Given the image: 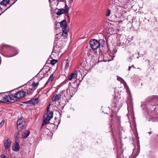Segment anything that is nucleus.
Wrapping results in <instances>:
<instances>
[{"label":"nucleus","mask_w":158,"mask_h":158,"mask_svg":"<svg viewBox=\"0 0 158 158\" xmlns=\"http://www.w3.org/2000/svg\"><path fill=\"white\" fill-rule=\"evenodd\" d=\"M49 2H50V3L51 2V1H50V0H49Z\"/></svg>","instance_id":"nucleus-39"},{"label":"nucleus","mask_w":158,"mask_h":158,"mask_svg":"<svg viewBox=\"0 0 158 158\" xmlns=\"http://www.w3.org/2000/svg\"><path fill=\"white\" fill-rule=\"evenodd\" d=\"M10 2V0H3L0 2V4L3 6H6Z\"/></svg>","instance_id":"nucleus-17"},{"label":"nucleus","mask_w":158,"mask_h":158,"mask_svg":"<svg viewBox=\"0 0 158 158\" xmlns=\"http://www.w3.org/2000/svg\"><path fill=\"white\" fill-rule=\"evenodd\" d=\"M49 105L47 108L46 113L44 115L43 119V122L42 123L41 127L44 125L49 123V121L52 118L53 113L52 111H50L48 109Z\"/></svg>","instance_id":"nucleus-3"},{"label":"nucleus","mask_w":158,"mask_h":158,"mask_svg":"<svg viewBox=\"0 0 158 158\" xmlns=\"http://www.w3.org/2000/svg\"><path fill=\"white\" fill-rule=\"evenodd\" d=\"M60 27L62 29H64V30H65V29L66 28V27L67 26V23L66 21L65 20H63L62 21L60 22Z\"/></svg>","instance_id":"nucleus-10"},{"label":"nucleus","mask_w":158,"mask_h":158,"mask_svg":"<svg viewBox=\"0 0 158 158\" xmlns=\"http://www.w3.org/2000/svg\"><path fill=\"white\" fill-rule=\"evenodd\" d=\"M91 48L93 50L97 49L100 46V42L95 39H92L89 42Z\"/></svg>","instance_id":"nucleus-5"},{"label":"nucleus","mask_w":158,"mask_h":158,"mask_svg":"<svg viewBox=\"0 0 158 158\" xmlns=\"http://www.w3.org/2000/svg\"><path fill=\"white\" fill-rule=\"evenodd\" d=\"M110 10L109 9H107L106 12V16L107 17L109 16L110 15Z\"/></svg>","instance_id":"nucleus-22"},{"label":"nucleus","mask_w":158,"mask_h":158,"mask_svg":"<svg viewBox=\"0 0 158 158\" xmlns=\"http://www.w3.org/2000/svg\"><path fill=\"white\" fill-rule=\"evenodd\" d=\"M54 2L56 6H57L58 4V0H53L51 2Z\"/></svg>","instance_id":"nucleus-26"},{"label":"nucleus","mask_w":158,"mask_h":158,"mask_svg":"<svg viewBox=\"0 0 158 158\" xmlns=\"http://www.w3.org/2000/svg\"><path fill=\"white\" fill-rule=\"evenodd\" d=\"M19 134L18 132L16 133L15 134V139L16 140H17L19 138Z\"/></svg>","instance_id":"nucleus-25"},{"label":"nucleus","mask_w":158,"mask_h":158,"mask_svg":"<svg viewBox=\"0 0 158 158\" xmlns=\"http://www.w3.org/2000/svg\"><path fill=\"white\" fill-rule=\"evenodd\" d=\"M14 102L13 95L10 94L6 95L4 93L2 94V102L4 103L13 102Z\"/></svg>","instance_id":"nucleus-4"},{"label":"nucleus","mask_w":158,"mask_h":158,"mask_svg":"<svg viewBox=\"0 0 158 158\" xmlns=\"http://www.w3.org/2000/svg\"><path fill=\"white\" fill-rule=\"evenodd\" d=\"M153 99H158V98L156 96H153Z\"/></svg>","instance_id":"nucleus-31"},{"label":"nucleus","mask_w":158,"mask_h":158,"mask_svg":"<svg viewBox=\"0 0 158 158\" xmlns=\"http://www.w3.org/2000/svg\"><path fill=\"white\" fill-rule=\"evenodd\" d=\"M60 2H63L64 0H59Z\"/></svg>","instance_id":"nucleus-36"},{"label":"nucleus","mask_w":158,"mask_h":158,"mask_svg":"<svg viewBox=\"0 0 158 158\" xmlns=\"http://www.w3.org/2000/svg\"><path fill=\"white\" fill-rule=\"evenodd\" d=\"M2 93H0V102H2Z\"/></svg>","instance_id":"nucleus-27"},{"label":"nucleus","mask_w":158,"mask_h":158,"mask_svg":"<svg viewBox=\"0 0 158 158\" xmlns=\"http://www.w3.org/2000/svg\"><path fill=\"white\" fill-rule=\"evenodd\" d=\"M11 143L10 140L7 139L4 143V147L6 149H8L10 148Z\"/></svg>","instance_id":"nucleus-13"},{"label":"nucleus","mask_w":158,"mask_h":158,"mask_svg":"<svg viewBox=\"0 0 158 158\" xmlns=\"http://www.w3.org/2000/svg\"><path fill=\"white\" fill-rule=\"evenodd\" d=\"M61 48L60 47L57 45L54 47L53 50L55 51V52L58 53L61 52Z\"/></svg>","instance_id":"nucleus-16"},{"label":"nucleus","mask_w":158,"mask_h":158,"mask_svg":"<svg viewBox=\"0 0 158 158\" xmlns=\"http://www.w3.org/2000/svg\"><path fill=\"white\" fill-rule=\"evenodd\" d=\"M0 158H7L6 156L2 155L0 156Z\"/></svg>","instance_id":"nucleus-28"},{"label":"nucleus","mask_w":158,"mask_h":158,"mask_svg":"<svg viewBox=\"0 0 158 158\" xmlns=\"http://www.w3.org/2000/svg\"><path fill=\"white\" fill-rule=\"evenodd\" d=\"M77 71H75L73 73H71V74L69 76L68 79L69 80H71L72 79L77 78Z\"/></svg>","instance_id":"nucleus-8"},{"label":"nucleus","mask_w":158,"mask_h":158,"mask_svg":"<svg viewBox=\"0 0 158 158\" xmlns=\"http://www.w3.org/2000/svg\"><path fill=\"white\" fill-rule=\"evenodd\" d=\"M131 66H132L133 67H134V65H133Z\"/></svg>","instance_id":"nucleus-40"},{"label":"nucleus","mask_w":158,"mask_h":158,"mask_svg":"<svg viewBox=\"0 0 158 158\" xmlns=\"http://www.w3.org/2000/svg\"><path fill=\"white\" fill-rule=\"evenodd\" d=\"M78 87V84L77 81H75L72 85H70L69 88L66 91H64V96L66 98L72 97L75 93L77 91V88Z\"/></svg>","instance_id":"nucleus-1"},{"label":"nucleus","mask_w":158,"mask_h":158,"mask_svg":"<svg viewBox=\"0 0 158 158\" xmlns=\"http://www.w3.org/2000/svg\"><path fill=\"white\" fill-rule=\"evenodd\" d=\"M69 66V62L68 61V60H66V64L65 65L64 68L66 70L68 69V67Z\"/></svg>","instance_id":"nucleus-24"},{"label":"nucleus","mask_w":158,"mask_h":158,"mask_svg":"<svg viewBox=\"0 0 158 158\" xmlns=\"http://www.w3.org/2000/svg\"><path fill=\"white\" fill-rule=\"evenodd\" d=\"M68 10L67 9H59L56 12L57 15H60L63 13H68Z\"/></svg>","instance_id":"nucleus-9"},{"label":"nucleus","mask_w":158,"mask_h":158,"mask_svg":"<svg viewBox=\"0 0 158 158\" xmlns=\"http://www.w3.org/2000/svg\"><path fill=\"white\" fill-rule=\"evenodd\" d=\"M112 116H113V115H110V116H111V117H112Z\"/></svg>","instance_id":"nucleus-38"},{"label":"nucleus","mask_w":158,"mask_h":158,"mask_svg":"<svg viewBox=\"0 0 158 158\" xmlns=\"http://www.w3.org/2000/svg\"><path fill=\"white\" fill-rule=\"evenodd\" d=\"M38 82L33 83L32 84L31 87L33 88H35L38 86Z\"/></svg>","instance_id":"nucleus-23"},{"label":"nucleus","mask_w":158,"mask_h":158,"mask_svg":"<svg viewBox=\"0 0 158 158\" xmlns=\"http://www.w3.org/2000/svg\"><path fill=\"white\" fill-rule=\"evenodd\" d=\"M131 66H129L128 68V70H130Z\"/></svg>","instance_id":"nucleus-34"},{"label":"nucleus","mask_w":158,"mask_h":158,"mask_svg":"<svg viewBox=\"0 0 158 158\" xmlns=\"http://www.w3.org/2000/svg\"><path fill=\"white\" fill-rule=\"evenodd\" d=\"M61 95L60 94H56L54 95L52 98V100L53 101L56 102L59 100L61 98Z\"/></svg>","instance_id":"nucleus-14"},{"label":"nucleus","mask_w":158,"mask_h":158,"mask_svg":"<svg viewBox=\"0 0 158 158\" xmlns=\"http://www.w3.org/2000/svg\"><path fill=\"white\" fill-rule=\"evenodd\" d=\"M30 85H26L25 89L23 90L19 91L16 92L14 95H13V97L14 99V102L17 101L18 99L22 98L24 97L27 94H29L32 93V90L30 89Z\"/></svg>","instance_id":"nucleus-2"},{"label":"nucleus","mask_w":158,"mask_h":158,"mask_svg":"<svg viewBox=\"0 0 158 158\" xmlns=\"http://www.w3.org/2000/svg\"><path fill=\"white\" fill-rule=\"evenodd\" d=\"M54 78V77L53 76V74H52L49 78L48 80V81L46 82V83H45V85L46 86L47 84H48L49 82L50 83L52 81L53 79Z\"/></svg>","instance_id":"nucleus-18"},{"label":"nucleus","mask_w":158,"mask_h":158,"mask_svg":"<svg viewBox=\"0 0 158 158\" xmlns=\"http://www.w3.org/2000/svg\"><path fill=\"white\" fill-rule=\"evenodd\" d=\"M12 147L13 151L17 152L19 149L20 146L17 143H16L15 144L12 145Z\"/></svg>","instance_id":"nucleus-12"},{"label":"nucleus","mask_w":158,"mask_h":158,"mask_svg":"<svg viewBox=\"0 0 158 158\" xmlns=\"http://www.w3.org/2000/svg\"><path fill=\"white\" fill-rule=\"evenodd\" d=\"M73 1V0H69V2L71 3Z\"/></svg>","instance_id":"nucleus-33"},{"label":"nucleus","mask_w":158,"mask_h":158,"mask_svg":"<svg viewBox=\"0 0 158 158\" xmlns=\"http://www.w3.org/2000/svg\"><path fill=\"white\" fill-rule=\"evenodd\" d=\"M17 128L19 131H21L22 128L25 124L24 119L23 118H20L17 122Z\"/></svg>","instance_id":"nucleus-6"},{"label":"nucleus","mask_w":158,"mask_h":158,"mask_svg":"<svg viewBox=\"0 0 158 158\" xmlns=\"http://www.w3.org/2000/svg\"><path fill=\"white\" fill-rule=\"evenodd\" d=\"M64 9H68V12L69 11V7H68V6L66 5V4H65V8Z\"/></svg>","instance_id":"nucleus-29"},{"label":"nucleus","mask_w":158,"mask_h":158,"mask_svg":"<svg viewBox=\"0 0 158 158\" xmlns=\"http://www.w3.org/2000/svg\"><path fill=\"white\" fill-rule=\"evenodd\" d=\"M57 62V60L52 59L50 60V64L52 65H54Z\"/></svg>","instance_id":"nucleus-21"},{"label":"nucleus","mask_w":158,"mask_h":158,"mask_svg":"<svg viewBox=\"0 0 158 158\" xmlns=\"http://www.w3.org/2000/svg\"><path fill=\"white\" fill-rule=\"evenodd\" d=\"M68 30H62V33H60L59 34H57L55 35V38L56 39H59L60 38V37H62L63 38H65L67 37L68 36Z\"/></svg>","instance_id":"nucleus-7"},{"label":"nucleus","mask_w":158,"mask_h":158,"mask_svg":"<svg viewBox=\"0 0 158 158\" xmlns=\"http://www.w3.org/2000/svg\"><path fill=\"white\" fill-rule=\"evenodd\" d=\"M151 132H151V131H150V132H148V133H149V134H151Z\"/></svg>","instance_id":"nucleus-37"},{"label":"nucleus","mask_w":158,"mask_h":158,"mask_svg":"<svg viewBox=\"0 0 158 158\" xmlns=\"http://www.w3.org/2000/svg\"><path fill=\"white\" fill-rule=\"evenodd\" d=\"M9 46L6 44H2L0 46V51L3 50L5 48H9Z\"/></svg>","instance_id":"nucleus-20"},{"label":"nucleus","mask_w":158,"mask_h":158,"mask_svg":"<svg viewBox=\"0 0 158 158\" xmlns=\"http://www.w3.org/2000/svg\"><path fill=\"white\" fill-rule=\"evenodd\" d=\"M30 134V131L29 130H25L22 134V136L23 139L27 138Z\"/></svg>","instance_id":"nucleus-15"},{"label":"nucleus","mask_w":158,"mask_h":158,"mask_svg":"<svg viewBox=\"0 0 158 158\" xmlns=\"http://www.w3.org/2000/svg\"><path fill=\"white\" fill-rule=\"evenodd\" d=\"M39 102V100L38 98H35L33 99H31L30 100L27 101L26 102V103H28L30 104L33 105L37 104Z\"/></svg>","instance_id":"nucleus-11"},{"label":"nucleus","mask_w":158,"mask_h":158,"mask_svg":"<svg viewBox=\"0 0 158 158\" xmlns=\"http://www.w3.org/2000/svg\"><path fill=\"white\" fill-rule=\"evenodd\" d=\"M17 0H15L14 2H13V4Z\"/></svg>","instance_id":"nucleus-35"},{"label":"nucleus","mask_w":158,"mask_h":158,"mask_svg":"<svg viewBox=\"0 0 158 158\" xmlns=\"http://www.w3.org/2000/svg\"><path fill=\"white\" fill-rule=\"evenodd\" d=\"M1 9V7L0 6V9Z\"/></svg>","instance_id":"nucleus-41"},{"label":"nucleus","mask_w":158,"mask_h":158,"mask_svg":"<svg viewBox=\"0 0 158 158\" xmlns=\"http://www.w3.org/2000/svg\"><path fill=\"white\" fill-rule=\"evenodd\" d=\"M45 75L44 73L42 71H41L38 74V76L40 79H42L44 77Z\"/></svg>","instance_id":"nucleus-19"},{"label":"nucleus","mask_w":158,"mask_h":158,"mask_svg":"<svg viewBox=\"0 0 158 158\" xmlns=\"http://www.w3.org/2000/svg\"><path fill=\"white\" fill-rule=\"evenodd\" d=\"M10 6L9 7H8L7 8H6V10H4L2 13H4L6 10H7V9H8L10 6Z\"/></svg>","instance_id":"nucleus-32"},{"label":"nucleus","mask_w":158,"mask_h":158,"mask_svg":"<svg viewBox=\"0 0 158 158\" xmlns=\"http://www.w3.org/2000/svg\"><path fill=\"white\" fill-rule=\"evenodd\" d=\"M4 123V121H2L0 123V126L2 127Z\"/></svg>","instance_id":"nucleus-30"}]
</instances>
